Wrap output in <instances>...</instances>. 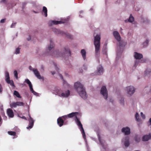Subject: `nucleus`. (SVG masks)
Segmentation results:
<instances>
[{
	"mask_svg": "<svg viewBox=\"0 0 151 151\" xmlns=\"http://www.w3.org/2000/svg\"><path fill=\"white\" fill-rule=\"evenodd\" d=\"M145 62V61L143 60H141V62L142 63L144 62Z\"/></svg>",
	"mask_w": 151,
	"mask_h": 151,
	"instance_id": "54",
	"label": "nucleus"
},
{
	"mask_svg": "<svg viewBox=\"0 0 151 151\" xmlns=\"http://www.w3.org/2000/svg\"><path fill=\"white\" fill-rule=\"evenodd\" d=\"M151 139V133L148 135H145L142 137V140L143 141H147Z\"/></svg>",
	"mask_w": 151,
	"mask_h": 151,
	"instance_id": "16",
	"label": "nucleus"
},
{
	"mask_svg": "<svg viewBox=\"0 0 151 151\" xmlns=\"http://www.w3.org/2000/svg\"><path fill=\"white\" fill-rule=\"evenodd\" d=\"M32 93L34 95H35L36 96H38V94L37 92H36L35 91L32 92Z\"/></svg>",
	"mask_w": 151,
	"mask_h": 151,
	"instance_id": "44",
	"label": "nucleus"
},
{
	"mask_svg": "<svg viewBox=\"0 0 151 151\" xmlns=\"http://www.w3.org/2000/svg\"><path fill=\"white\" fill-rule=\"evenodd\" d=\"M77 114H78V112H73L67 115V116L69 118H72L74 116H75V117H76V115Z\"/></svg>",
	"mask_w": 151,
	"mask_h": 151,
	"instance_id": "22",
	"label": "nucleus"
},
{
	"mask_svg": "<svg viewBox=\"0 0 151 151\" xmlns=\"http://www.w3.org/2000/svg\"><path fill=\"white\" fill-rule=\"evenodd\" d=\"M5 77H6V82H7L8 81H9L10 80V77L9 75V73L8 72H6L5 73Z\"/></svg>",
	"mask_w": 151,
	"mask_h": 151,
	"instance_id": "29",
	"label": "nucleus"
},
{
	"mask_svg": "<svg viewBox=\"0 0 151 151\" xmlns=\"http://www.w3.org/2000/svg\"><path fill=\"white\" fill-rule=\"evenodd\" d=\"M75 120L76 123L78 126L81 130V132L83 138H85L86 137V135L84 129L82 125L79 120V119L78 118L77 116H76Z\"/></svg>",
	"mask_w": 151,
	"mask_h": 151,
	"instance_id": "4",
	"label": "nucleus"
},
{
	"mask_svg": "<svg viewBox=\"0 0 151 151\" xmlns=\"http://www.w3.org/2000/svg\"><path fill=\"white\" fill-rule=\"evenodd\" d=\"M134 57L137 60H136L134 64L135 66H136L137 64L140 62V61L138 60H140L143 57L142 54L134 52Z\"/></svg>",
	"mask_w": 151,
	"mask_h": 151,
	"instance_id": "6",
	"label": "nucleus"
},
{
	"mask_svg": "<svg viewBox=\"0 0 151 151\" xmlns=\"http://www.w3.org/2000/svg\"><path fill=\"white\" fill-rule=\"evenodd\" d=\"M65 53L66 54H67V55L70 56L71 55V53L70 52V50L67 48H65Z\"/></svg>",
	"mask_w": 151,
	"mask_h": 151,
	"instance_id": "27",
	"label": "nucleus"
},
{
	"mask_svg": "<svg viewBox=\"0 0 151 151\" xmlns=\"http://www.w3.org/2000/svg\"><path fill=\"white\" fill-rule=\"evenodd\" d=\"M148 72V71L147 70L145 72V74L146 75V76L147 75V72Z\"/></svg>",
	"mask_w": 151,
	"mask_h": 151,
	"instance_id": "50",
	"label": "nucleus"
},
{
	"mask_svg": "<svg viewBox=\"0 0 151 151\" xmlns=\"http://www.w3.org/2000/svg\"><path fill=\"white\" fill-rule=\"evenodd\" d=\"M6 20V19H1L0 21L1 23H4L5 22Z\"/></svg>",
	"mask_w": 151,
	"mask_h": 151,
	"instance_id": "46",
	"label": "nucleus"
},
{
	"mask_svg": "<svg viewBox=\"0 0 151 151\" xmlns=\"http://www.w3.org/2000/svg\"><path fill=\"white\" fill-rule=\"evenodd\" d=\"M14 95L17 98H21L22 97L21 96L19 93L17 91H14Z\"/></svg>",
	"mask_w": 151,
	"mask_h": 151,
	"instance_id": "26",
	"label": "nucleus"
},
{
	"mask_svg": "<svg viewBox=\"0 0 151 151\" xmlns=\"http://www.w3.org/2000/svg\"><path fill=\"white\" fill-rule=\"evenodd\" d=\"M7 0H1L0 1L1 3H4L5 4L7 5Z\"/></svg>",
	"mask_w": 151,
	"mask_h": 151,
	"instance_id": "39",
	"label": "nucleus"
},
{
	"mask_svg": "<svg viewBox=\"0 0 151 151\" xmlns=\"http://www.w3.org/2000/svg\"><path fill=\"white\" fill-rule=\"evenodd\" d=\"M2 91V88L1 84H0V93Z\"/></svg>",
	"mask_w": 151,
	"mask_h": 151,
	"instance_id": "47",
	"label": "nucleus"
},
{
	"mask_svg": "<svg viewBox=\"0 0 151 151\" xmlns=\"http://www.w3.org/2000/svg\"><path fill=\"white\" fill-rule=\"evenodd\" d=\"M29 86V87L30 88V91L32 93V92H33V91H34L33 89L32 85H31Z\"/></svg>",
	"mask_w": 151,
	"mask_h": 151,
	"instance_id": "43",
	"label": "nucleus"
},
{
	"mask_svg": "<svg viewBox=\"0 0 151 151\" xmlns=\"http://www.w3.org/2000/svg\"><path fill=\"white\" fill-rule=\"evenodd\" d=\"M34 12H35V13H36V12H35V11H34Z\"/></svg>",
	"mask_w": 151,
	"mask_h": 151,
	"instance_id": "57",
	"label": "nucleus"
},
{
	"mask_svg": "<svg viewBox=\"0 0 151 151\" xmlns=\"http://www.w3.org/2000/svg\"><path fill=\"white\" fill-rule=\"evenodd\" d=\"M125 22H127V20H126L125 21Z\"/></svg>",
	"mask_w": 151,
	"mask_h": 151,
	"instance_id": "58",
	"label": "nucleus"
},
{
	"mask_svg": "<svg viewBox=\"0 0 151 151\" xmlns=\"http://www.w3.org/2000/svg\"><path fill=\"white\" fill-rule=\"evenodd\" d=\"M16 23H12L11 25V27H14V25L16 24Z\"/></svg>",
	"mask_w": 151,
	"mask_h": 151,
	"instance_id": "48",
	"label": "nucleus"
},
{
	"mask_svg": "<svg viewBox=\"0 0 151 151\" xmlns=\"http://www.w3.org/2000/svg\"><path fill=\"white\" fill-rule=\"evenodd\" d=\"M65 53H63L60 54L58 51L55 50L53 52L52 54V56L54 57H63Z\"/></svg>",
	"mask_w": 151,
	"mask_h": 151,
	"instance_id": "12",
	"label": "nucleus"
},
{
	"mask_svg": "<svg viewBox=\"0 0 151 151\" xmlns=\"http://www.w3.org/2000/svg\"><path fill=\"white\" fill-rule=\"evenodd\" d=\"M120 103H122V99L120 100Z\"/></svg>",
	"mask_w": 151,
	"mask_h": 151,
	"instance_id": "56",
	"label": "nucleus"
},
{
	"mask_svg": "<svg viewBox=\"0 0 151 151\" xmlns=\"http://www.w3.org/2000/svg\"><path fill=\"white\" fill-rule=\"evenodd\" d=\"M7 82H6L10 84V85L12 86H14V82L12 80H9V81H8Z\"/></svg>",
	"mask_w": 151,
	"mask_h": 151,
	"instance_id": "32",
	"label": "nucleus"
},
{
	"mask_svg": "<svg viewBox=\"0 0 151 151\" xmlns=\"http://www.w3.org/2000/svg\"><path fill=\"white\" fill-rule=\"evenodd\" d=\"M20 48H17L16 50V51H15V53L16 54H19L20 52Z\"/></svg>",
	"mask_w": 151,
	"mask_h": 151,
	"instance_id": "38",
	"label": "nucleus"
},
{
	"mask_svg": "<svg viewBox=\"0 0 151 151\" xmlns=\"http://www.w3.org/2000/svg\"><path fill=\"white\" fill-rule=\"evenodd\" d=\"M34 74L36 77L39 79H41L42 78L40 73L36 69L33 68L32 70Z\"/></svg>",
	"mask_w": 151,
	"mask_h": 151,
	"instance_id": "17",
	"label": "nucleus"
},
{
	"mask_svg": "<svg viewBox=\"0 0 151 151\" xmlns=\"http://www.w3.org/2000/svg\"><path fill=\"white\" fill-rule=\"evenodd\" d=\"M129 137V136H126L124 137L123 142L124 145L126 147H129L130 145Z\"/></svg>",
	"mask_w": 151,
	"mask_h": 151,
	"instance_id": "11",
	"label": "nucleus"
},
{
	"mask_svg": "<svg viewBox=\"0 0 151 151\" xmlns=\"http://www.w3.org/2000/svg\"><path fill=\"white\" fill-rule=\"evenodd\" d=\"M81 53L83 58L84 60L86 59V51L84 49H82L81 51Z\"/></svg>",
	"mask_w": 151,
	"mask_h": 151,
	"instance_id": "23",
	"label": "nucleus"
},
{
	"mask_svg": "<svg viewBox=\"0 0 151 151\" xmlns=\"http://www.w3.org/2000/svg\"><path fill=\"white\" fill-rule=\"evenodd\" d=\"M25 82H26L28 84L29 86L32 85L31 82L28 79H26L25 80Z\"/></svg>",
	"mask_w": 151,
	"mask_h": 151,
	"instance_id": "35",
	"label": "nucleus"
},
{
	"mask_svg": "<svg viewBox=\"0 0 151 151\" xmlns=\"http://www.w3.org/2000/svg\"><path fill=\"white\" fill-rule=\"evenodd\" d=\"M55 32L57 33L63 35L65 36L68 38L72 39V36L68 33H64L62 31H61L58 29H56L55 31Z\"/></svg>",
	"mask_w": 151,
	"mask_h": 151,
	"instance_id": "10",
	"label": "nucleus"
},
{
	"mask_svg": "<svg viewBox=\"0 0 151 151\" xmlns=\"http://www.w3.org/2000/svg\"><path fill=\"white\" fill-rule=\"evenodd\" d=\"M123 133L126 136H128L131 133L130 128L128 127L123 128Z\"/></svg>",
	"mask_w": 151,
	"mask_h": 151,
	"instance_id": "14",
	"label": "nucleus"
},
{
	"mask_svg": "<svg viewBox=\"0 0 151 151\" xmlns=\"http://www.w3.org/2000/svg\"><path fill=\"white\" fill-rule=\"evenodd\" d=\"M51 73H52V75H54L55 73L54 72H52Z\"/></svg>",
	"mask_w": 151,
	"mask_h": 151,
	"instance_id": "53",
	"label": "nucleus"
},
{
	"mask_svg": "<svg viewBox=\"0 0 151 151\" xmlns=\"http://www.w3.org/2000/svg\"><path fill=\"white\" fill-rule=\"evenodd\" d=\"M50 45L48 46V49L49 51L53 48L54 46V45L53 43L52 40H50Z\"/></svg>",
	"mask_w": 151,
	"mask_h": 151,
	"instance_id": "24",
	"label": "nucleus"
},
{
	"mask_svg": "<svg viewBox=\"0 0 151 151\" xmlns=\"http://www.w3.org/2000/svg\"><path fill=\"white\" fill-rule=\"evenodd\" d=\"M68 21V19H64L63 20L60 21L51 20L49 21L48 22V24L50 26H51L53 24L56 25L65 23Z\"/></svg>",
	"mask_w": 151,
	"mask_h": 151,
	"instance_id": "5",
	"label": "nucleus"
},
{
	"mask_svg": "<svg viewBox=\"0 0 151 151\" xmlns=\"http://www.w3.org/2000/svg\"><path fill=\"white\" fill-rule=\"evenodd\" d=\"M135 88L133 86H130L126 87L125 88L127 94L129 96H131L135 93Z\"/></svg>",
	"mask_w": 151,
	"mask_h": 151,
	"instance_id": "3",
	"label": "nucleus"
},
{
	"mask_svg": "<svg viewBox=\"0 0 151 151\" xmlns=\"http://www.w3.org/2000/svg\"><path fill=\"white\" fill-rule=\"evenodd\" d=\"M119 49H122V48L123 47V44L122 42H119Z\"/></svg>",
	"mask_w": 151,
	"mask_h": 151,
	"instance_id": "41",
	"label": "nucleus"
},
{
	"mask_svg": "<svg viewBox=\"0 0 151 151\" xmlns=\"http://www.w3.org/2000/svg\"><path fill=\"white\" fill-rule=\"evenodd\" d=\"M14 77H15V78L17 79L18 78V73H17V71H16V70H14Z\"/></svg>",
	"mask_w": 151,
	"mask_h": 151,
	"instance_id": "36",
	"label": "nucleus"
},
{
	"mask_svg": "<svg viewBox=\"0 0 151 151\" xmlns=\"http://www.w3.org/2000/svg\"><path fill=\"white\" fill-rule=\"evenodd\" d=\"M64 122V120L62 118V117H59L58 119V124L60 127H61L63 125Z\"/></svg>",
	"mask_w": 151,
	"mask_h": 151,
	"instance_id": "20",
	"label": "nucleus"
},
{
	"mask_svg": "<svg viewBox=\"0 0 151 151\" xmlns=\"http://www.w3.org/2000/svg\"><path fill=\"white\" fill-rule=\"evenodd\" d=\"M149 42V40L148 39H146L145 41L143 43V45L144 47H147Z\"/></svg>",
	"mask_w": 151,
	"mask_h": 151,
	"instance_id": "30",
	"label": "nucleus"
},
{
	"mask_svg": "<svg viewBox=\"0 0 151 151\" xmlns=\"http://www.w3.org/2000/svg\"><path fill=\"white\" fill-rule=\"evenodd\" d=\"M140 115L141 117L143 118V119H145V116L142 112H141L140 113Z\"/></svg>",
	"mask_w": 151,
	"mask_h": 151,
	"instance_id": "40",
	"label": "nucleus"
},
{
	"mask_svg": "<svg viewBox=\"0 0 151 151\" xmlns=\"http://www.w3.org/2000/svg\"><path fill=\"white\" fill-rule=\"evenodd\" d=\"M24 104V103L23 102H13L10 104V106L12 108H16L17 106H23Z\"/></svg>",
	"mask_w": 151,
	"mask_h": 151,
	"instance_id": "9",
	"label": "nucleus"
},
{
	"mask_svg": "<svg viewBox=\"0 0 151 151\" xmlns=\"http://www.w3.org/2000/svg\"><path fill=\"white\" fill-rule=\"evenodd\" d=\"M75 88L77 91L80 96L83 99H86L87 95L83 86L79 82L75 83L74 84Z\"/></svg>",
	"mask_w": 151,
	"mask_h": 151,
	"instance_id": "1",
	"label": "nucleus"
},
{
	"mask_svg": "<svg viewBox=\"0 0 151 151\" xmlns=\"http://www.w3.org/2000/svg\"><path fill=\"white\" fill-rule=\"evenodd\" d=\"M62 118L64 120H65L67 118L68 116L67 115H65L62 116Z\"/></svg>",
	"mask_w": 151,
	"mask_h": 151,
	"instance_id": "42",
	"label": "nucleus"
},
{
	"mask_svg": "<svg viewBox=\"0 0 151 151\" xmlns=\"http://www.w3.org/2000/svg\"><path fill=\"white\" fill-rule=\"evenodd\" d=\"M8 133L9 135L13 136H15L16 134V132L13 131H8Z\"/></svg>",
	"mask_w": 151,
	"mask_h": 151,
	"instance_id": "33",
	"label": "nucleus"
},
{
	"mask_svg": "<svg viewBox=\"0 0 151 151\" xmlns=\"http://www.w3.org/2000/svg\"><path fill=\"white\" fill-rule=\"evenodd\" d=\"M31 37L29 36V38L27 39V40L29 41L31 40Z\"/></svg>",
	"mask_w": 151,
	"mask_h": 151,
	"instance_id": "51",
	"label": "nucleus"
},
{
	"mask_svg": "<svg viewBox=\"0 0 151 151\" xmlns=\"http://www.w3.org/2000/svg\"><path fill=\"white\" fill-rule=\"evenodd\" d=\"M47 9L45 6H43L42 10V12L44 13V15L45 17H47Z\"/></svg>",
	"mask_w": 151,
	"mask_h": 151,
	"instance_id": "25",
	"label": "nucleus"
},
{
	"mask_svg": "<svg viewBox=\"0 0 151 151\" xmlns=\"http://www.w3.org/2000/svg\"><path fill=\"white\" fill-rule=\"evenodd\" d=\"M113 34L116 40L118 42H120L121 37L118 32L116 31H114L113 33Z\"/></svg>",
	"mask_w": 151,
	"mask_h": 151,
	"instance_id": "15",
	"label": "nucleus"
},
{
	"mask_svg": "<svg viewBox=\"0 0 151 151\" xmlns=\"http://www.w3.org/2000/svg\"><path fill=\"white\" fill-rule=\"evenodd\" d=\"M135 140L137 142H138L140 140V138L138 136H136L135 137Z\"/></svg>",
	"mask_w": 151,
	"mask_h": 151,
	"instance_id": "34",
	"label": "nucleus"
},
{
	"mask_svg": "<svg viewBox=\"0 0 151 151\" xmlns=\"http://www.w3.org/2000/svg\"><path fill=\"white\" fill-rule=\"evenodd\" d=\"M129 22L130 23H132L134 21V18L131 14H130L128 20Z\"/></svg>",
	"mask_w": 151,
	"mask_h": 151,
	"instance_id": "28",
	"label": "nucleus"
},
{
	"mask_svg": "<svg viewBox=\"0 0 151 151\" xmlns=\"http://www.w3.org/2000/svg\"><path fill=\"white\" fill-rule=\"evenodd\" d=\"M18 116L22 119H24L25 120H27L26 118L24 116H23L21 114H18Z\"/></svg>",
	"mask_w": 151,
	"mask_h": 151,
	"instance_id": "37",
	"label": "nucleus"
},
{
	"mask_svg": "<svg viewBox=\"0 0 151 151\" xmlns=\"http://www.w3.org/2000/svg\"><path fill=\"white\" fill-rule=\"evenodd\" d=\"M148 125L150 126V128L151 129V118H150L148 122Z\"/></svg>",
	"mask_w": 151,
	"mask_h": 151,
	"instance_id": "45",
	"label": "nucleus"
},
{
	"mask_svg": "<svg viewBox=\"0 0 151 151\" xmlns=\"http://www.w3.org/2000/svg\"><path fill=\"white\" fill-rule=\"evenodd\" d=\"M135 118L136 119L137 121V122H139L141 121V120L139 118V114L137 112L136 113L135 115Z\"/></svg>",
	"mask_w": 151,
	"mask_h": 151,
	"instance_id": "31",
	"label": "nucleus"
},
{
	"mask_svg": "<svg viewBox=\"0 0 151 151\" xmlns=\"http://www.w3.org/2000/svg\"><path fill=\"white\" fill-rule=\"evenodd\" d=\"M144 91L147 93H151V86H147L145 87L144 89Z\"/></svg>",
	"mask_w": 151,
	"mask_h": 151,
	"instance_id": "21",
	"label": "nucleus"
},
{
	"mask_svg": "<svg viewBox=\"0 0 151 151\" xmlns=\"http://www.w3.org/2000/svg\"><path fill=\"white\" fill-rule=\"evenodd\" d=\"M100 93L105 99H107L108 97V93L106 86H103L101 87Z\"/></svg>",
	"mask_w": 151,
	"mask_h": 151,
	"instance_id": "8",
	"label": "nucleus"
},
{
	"mask_svg": "<svg viewBox=\"0 0 151 151\" xmlns=\"http://www.w3.org/2000/svg\"><path fill=\"white\" fill-rule=\"evenodd\" d=\"M101 37L99 35H97L94 37V44L95 48V53L96 57H98L100 54Z\"/></svg>",
	"mask_w": 151,
	"mask_h": 151,
	"instance_id": "2",
	"label": "nucleus"
},
{
	"mask_svg": "<svg viewBox=\"0 0 151 151\" xmlns=\"http://www.w3.org/2000/svg\"><path fill=\"white\" fill-rule=\"evenodd\" d=\"M62 91L60 89H58L56 90L57 93L60 97H67L70 95V91L68 90L66 91L65 93H63Z\"/></svg>",
	"mask_w": 151,
	"mask_h": 151,
	"instance_id": "7",
	"label": "nucleus"
},
{
	"mask_svg": "<svg viewBox=\"0 0 151 151\" xmlns=\"http://www.w3.org/2000/svg\"><path fill=\"white\" fill-rule=\"evenodd\" d=\"M121 131L122 132H123V128H122L121 129Z\"/></svg>",
	"mask_w": 151,
	"mask_h": 151,
	"instance_id": "55",
	"label": "nucleus"
},
{
	"mask_svg": "<svg viewBox=\"0 0 151 151\" xmlns=\"http://www.w3.org/2000/svg\"><path fill=\"white\" fill-rule=\"evenodd\" d=\"M7 114L10 118H13L14 116L13 110L11 109H8L7 110Z\"/></svg>",
	"mask_w": 151,
	"mask_h": 151,
	"instance_id": "18",
	"label": "nucleus"
},
{
	"mask_svg": "<svg viewBox=\"0 0 151 151\" xmlns=\"http://www.w3.org/2000/svg\"><path fill=\"white\" fill-rule=\"evenodd\" d=\"M98 72L97 75H100L103 74L104 70L102 66L99 65L97 68Z\"/></svg>",
	"mask_w": 151,
	"mask_h": 151,
	"instance_id": "19",
	"label": "nucleus"
},
{
	"mask_svg": "<svg viewBox=\"0 0 151 151\" xmlns=\"http://www.w3.org/2000/svg\"><path fill=\"white\" fill-rule=\"evenodd\" d=\"M59 76L60 77V78L61 79H63V77L62 76V75L61 74H59Z\"/></svg>",
	"mask_w": 151,
	"mask_h": 151,
	"instance_id": "49",
	"label": "nucleus"
},
{
	"mask_svg": "<svg viewBox=\"0 0 151 151\" xmlns=\"http://www.w3.org/2000/svg\"><path fill=\"white\" fill-rule=\"evenodd\" d=\"M99 141L100 142V143L101 144H102V143H101V140H100V138H99Z\"/></svg>",
	"mask_w": 151,
	"mask_h": 151,
	"instance_id": "52",
	"label": "nucleus"
},
{
	"mask_svg": "<svg viewBox=\"0 0 151 151\" xmlns=\"http://www.w3.org/2000/svg\"><path fill=\"white\" fill-rule=\"evenodd\" d=\"M29 118L28 120L29 122V126L27 127V129L32 128L34 124V121L33 119L31 117L29 114Z\"/></svg>",
	"mask_w": 151,
	"mask_h": 151,
	"instance_id": "13",
	"label": "nucleus"
}]
</instances>
